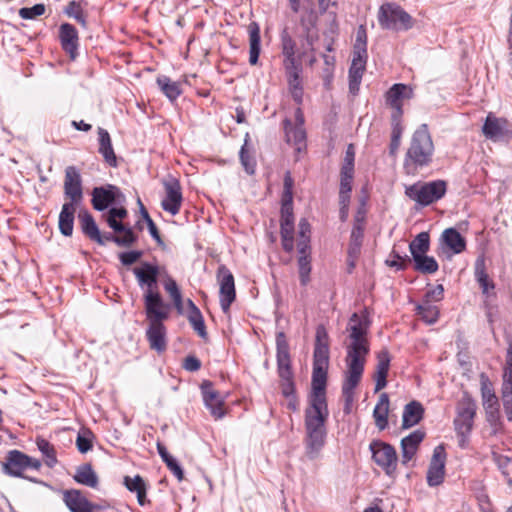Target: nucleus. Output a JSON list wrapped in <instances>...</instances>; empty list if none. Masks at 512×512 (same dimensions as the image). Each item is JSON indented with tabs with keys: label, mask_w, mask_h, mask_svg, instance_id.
Segmentation results:
<instances>
[{
	"label": "nucleus",
	"mask_w": 512,
	"mask_h": 512,
	"mask_svg": "<svg viewBox=\"0 0 512 512\" xmlns=\"http://www.w3.org/2000/svg\"><path fill=\"white\" fill-rule=\"evenodd\" d=\"M481 392L483 398V406L486 409H497L498 399L487 383H482Z\"/></svg>",
	"instance_id": "obj_55"
},
{
	"label": "nucleus",
	"mask_w": 512,
	"mask_h": 512,
	"mask_svg": "<svg viewBox=\"0 0 512 512\" xmlns=\"http://www.w3.org/2000/svg\"><path fill=\"white\" fill-rule=\"evenodd\" d=\"M434 145L428 127L422 124L412 135L407 149L404 168L407 173H415L418 167L429 165L432 161Z\"/></svg>",
	"instance_id": "obj_3"
},
{
	"label": "nucleus",
	"mask_w": 512,
	"mask_h": 512,
	"mask_svg": "<svg viewBox=\"0 0 512 512\" xmlns=\"http://www.w3.org/2000/svg\"><path fill=\"white\" fill-rule=\"evenodd\" d=\"M402 115H391L392 138L401 139L403 128L401 126Z\"/></svg>",
	"instance_id": "obj_61"
},
{
	"label": "nucleus",
	"mask_w": 512,
	"mask_h": 512,
	"mask_svg": "<svg viewBox=\"0 0 512 512\" xmlns=\"http://www.w3.org/2000/svg\"><path fill=\"white\" fill-rule=\"evenodd\" d=\"M382 29L406 31L413 27L414 20L400 5L387 2L380 6L377 14Z\"/></svg>",
	"instance_id": "obj_5"
},
{
	"label": "nucleus",
	"mask_w": 512,
	"mask_h": 512,
	"mask_svg": "<svg viewBox=\"0 0 512 512\" xmlns=\"http://www.w3.org/2000/svg\"><path fill=\"white\" fill-rule=\"evenodd\" d=\"M164 188L165 198L162 200L161 206L163 210L176 215L180 211L183 200L180 183L176 179H171L164 182Z\"/></svg>",
	"instance_id": "obj_16"
},
{
	"label": "nucleus",
	"mask_w": 512,
	"mask_h": 512,
	"mask_svg": "<svg viewBox=\"0 0 512 512\" xmlns=\"http://www.w3.org/2000/svg\"><path fill=\"white\" fill-rule=\"evenodd\" d=\"M246 145H247V142H245V144L241 147L240 161H241L245 171L248 174H253L254 168H255V162L248 154V151L246 150Z\"/></svg>",
	"instance_id": "obj_59"
},
{
	"label": "nucleus",
	"mask_w": 512,
	"mask_h": 512,
	"mask_svg": "<svg viewBox=\"0 0 512 512\" xmlns=\"http://www.w3.org/2000/svg\"><path fill=\"white\" fill-rule=\"evenodd\" d=\"M201 391L205 406L210 410L215 419H220L225 415L224 399L213 387L210 381H204L201 384Z\"/></svg>",
	"instance_id": "obj_17"
},
{
	"label": "nucleus",
	"mask_w": 512,
	"mask_h": 512,
	"mask_svg": "<svg viewBox=\"0 0 512 512\" xmlns=\"http://www.w3.org/2000/svg\"><path fill=\"white\" fill-rule=\"evenodd\" d=\"M99 152L104 157L105 161L112 167L117 166V159L114 153L111 138L109 133L102 128H99Z\"/></svg>",
	"instance_id": "obj_42"
},
{
	"label": "nucleus",
	"mask_w": 512,
	"mask_h": 512,
	"mask_svg": "<svg viewBox=\"0 0 512 512\" xmlns=\"http://www.w3.org/2000/svg\"><path fill=\"white\" fill-rule=\"evenodd\" d=\"M64 194L70 200L68 203L79 204L82 201V180L75 166H68L65 169Z\"/></svg>",
	"instance_id": "obj_15"
},
{
	"label": "nucleus",
	"mask_w": 512,
	"mask_h": 512,
	"mask_svg": "<svg viewBox=\"0 0 512 512\" xmlns=\"http://www.w3.org/2000/svg\"><path fill=\"white\" fill-rule=\"evenodd\" d=\"M64 502L71 512H96L98 507L89 502L78 490L64 492Z\"/></svg>",
	"instance_id": "obj_27"
},
{
	"label": "nucleus",
	"mask_w": 512,
	"mask_h": 512,
	"mask_svg": "<svg viewBox=\"0 0 512 512\" xmlns=\"http://www.w3.org/2000/svg\"><path fill=\"white\" fill-rule=\"evenodd\" d=\"M389 397L387 393L379 396L378 402L373 411L375 424L379 430H384L388 425Z\"/></svg>",
	"instance_id": "obj_40"
},
{
	"label": "nucleus",
	"mask_w": 512,
	"mask_h": 512,
	"mask_svg": "<svg viewBox=\"0 0 512 512\" xmlns=\"http://www.w3.org/2000/svg\"><path fill=\"white\" fill-rule=\"evenodd\" d=\"M429 244L430 238L428 232L419 233L409 245L412 257L415 258V255H425L429 250Z\"/></svg>",
	"instance_id": "obj_48"
},
{
	"label": "nucleus",
	"mask_w": 512,
	"mask_h": 512,
	"mask_svg": "<svg viewBox=\"0 0 512 512\" xmlns=\"http://www.w3.org/2000/svg\"><path fill=\"white\" fill-rule=\"evenodd\" d=\"M412 96L413 90L410 86L394 84L385 94L386 104L393 110L392 115H402L403 100L410 99Z\"/></svg>",
	"instance_id": "obj_18"
},
{
	"label": "nucleus",
	"mask_w": 512,
	"mask_h": 512,
	"mask_svg": "<svg viewBox=\"0 0 512 512\" xmlns=\"http://www.w3.org/2000/svg\"><path fill=\"white\" fill-rule=\"evenodd\" d=\"M424 408L421 403L411 401L404 407L402 416V428L408 429L417 425L423 418Z\"/></svg>",
	"instance_id": "obj_34"
},
{
	"label": "nucleus",
	"mask_w": 512,
	"mask_h": 512,
	"mask_svg": "<svg viewBox=\"0 0 512 512\" xmlns=\"http://www.w3.org/2000/svg\"><path fill=\"white\" fill-rule=\"evenodd\" d=\"M509 126L510 124L505 118H498L489 113L482 127V132L486 138L496 141L512 134Z\"/></svg>",
	"instance_id": "obj_19"
},
{
	"label": "nucleus",
	"mask_w": 512,
	"mask_h": 512,
	"mask_svg": "<svg viewBox=\"0 0 512 512\" xmlns=\"http://www.w3.org/2000/svg\"><path fill=\"white\" fill-rule=\"evenodd\" d=\"M60 39L63 49L74 59L78 46V34L75 27L69 23L62 24L60 26Z\"/></svg>",
	"instance_id": "obj_31"
},
{
	"label": "nucleus",
	"mask_w": 512,
	"mask_h": 512,
	"mask_svg": "<svg viewBox=\"0 0 512 512\" xmlns=\"http://www.w3.org/2000/svg\"><path fill=\"white\" fill-rule=\"evenodd\" d=\"M328 415L327 403L310 402L305 410V448L309 459H316L325 444Z\"/></svg>",
	"instance_id": "obj_2"
},
{
	"label": "nucleus",
	"mask_w": 512,
	"mask_h": 512,
	"mask_svg": "<svg viewBox=\"0 0 512 512\" xmlns=\"http://www.w3.org/2000/svg\"><path fill=\"white\" fill-rule=\"evenodd\" d=\"M65 13L76 19L77 22L81 23L82 25H85V19L82 13V9L79 3L76 1H71L68 3L67 7L65 8Z\"/></svg>",
	"instance_id": "obj_58"
},
{
	"label": "nucleus",
	"mask_w": 512,
	"mask_h": 512,
	"mask_svg": "<svg viewBox=\"0 0 512 512\" xmlns=\"http://www.w3.org/2000/svg\"><path fill=\"white\" fill-rule=\"evenodd\" d=\"M370 451L374 462L381 467L388 476H393L397 469L398 457L394 447L388 443L374 440L370 443Z\"/></svg>",
	"instance_id": "obj_7"
},
{
	"label": "nucleus",
	"mask_w": 512,
	"mask_h": 512,
	"mask_svg": "<svg viewBox=\"0 0 512 512\" xmlns=\"http://www.w3.org/2000/svg\"><path fill=\"white\" fill-rule=\"evenodd\" d=\"M367 61V53L353 52V59L349 69V90L352 94H356L365 71Z\"/></svg>",
	"instance_id": "obj_25"
},
{
	"label": "nucleus",
	"mask_w": 512,
	"mask_h": 512,
	"mask_svg": "<svg viewBox=\"0 0 512 512\" xmlns=\"http://www.w3.org/2000/svg\"><path fill=\"white\" fill-rule=\"evenodd\" d=\"M364 238V228L361 224L354 225L348 247V254L352 257H359L361 253L362 242Z\"/></svg>",
	"instance_id": "obj_44"
},
{
	"label": "nucleus",
	"mask_w": 512,
	"mask_h": 512,
	"mask_svg": "<svg viewBox=\"0 0 512 512\" xmlns=\"http://www.w3.org/2000/svg\"><path fill=\"white\" fill-rule=\"evenodd\" d=\"M283 193L281 198V220L280 231L286 234L294 232V215H293V186L294 180L291 173L287 171L284 175Z\"/></svg>",
	"instance_id": "obj_8"
},
{
	"label": "nucleus",
	"mask_w": 512,
	"mask_h": 512,
	"mask_svg": "<svg viewBox=\"0 0 512 512\" xmlns=\"http://www.w3.org/2000/svg\"><path fill=\"white\" fill-rule=\"evenodd\" d=\"M217 280L220 286V305L224 313H228L235 300V282L231 271L224 265L219 266Z\"/></svg>",
	"instance_id": "obj_12"
},
{
	"label": "nucleus",
	"mask_w": 512,
	"mask_h": 512,
	"mask_svg": "<svg viewBox=\"0 0 512 512\" xmlns=\"http://www.w3.org/2000/svg\"><path fill=\"white\" fill-rule=\"evenodd\" d=\"M329 345L328 335L324 328L319 327L316 331V343L313 354V366L328 367Z\"/></svg>",
	"instance_id": "obj_26"
},
{
	"label": "nucleus",
	"mask_w": 512,
	"mask_h": 512,
	"mask_svg": "<svg viewBox=\"0 0 512 512\" xmlns=\"http://www.w3.org/2000/svg\"><path fill=\"white\" fill-rule=\"evenodd\" d=\"M390 354L388 350L383 349L377 354V365L374 374L375 392H378L387 385V374L390 367Z\"/></svg>",
	"instance_id": "obj_28"
},
{
	"label": "nucleus",
	"mask_w": 512,
	"mask_h": 512,
	"mask_svg": "<svg viewBox=\"0 0 512 512\" xmlns=\"http://www.w3.org/2000/svg\"><path fill=\"white\" fill-rule=\"evenodd\" d=\"M79 221L82 232L92 241L102 243L100 237V230L95 222V219L88 211H81L79 213Z\"/></svg>",
	"instance_id": "obj_38"
},
{
	"label": "nucleus",
	"mask_w": 512,
	"mask_h": 512,
	"mask_svg": "<svg viewBox=\"0 0 512 512\" xmlns=\"http://www.w3.org/2000/svg\"><path fill=\"white\" fill-rule=\"evenodd\" d=\"M126 201L125 195L115 185L95 187L92 190L91 203L95 210L104 211L110 205H121Z\"/></svg>",
	"instance_id": "obj_11"
},
{
	"label": "nucleus",
	"mask_w": 512,
	"mask_h": 512,
	"mask_svg": "<svg viewBox=\"0 0 512 512\" xmlns=\"http://www.w3.org/2000/svg\"><path fill=\"white\" fill-rule=\"evenodd\" d=\"M133 273L140 287H146V291L156 292L159 269L156 265L143 262L140 267H135Z\"/></svg>",
	"instance_id": "obj_20"
},
{
	"label": "nucleus",
	"mask_w": 512,
	"mask_h": 512,
	"mask_svg": "<svg viewBox=\"0 0 512 512\" xmlns=\"http://www.w3.org/2000/svg\"><path fill=\"white\" fill-rule=\"evenodd\" d=\"M286 141L296 146L298 151L306 146V132L304 127L295 126L289 119L283 121Z\"/></svg>",
	"instance_id": "obj_32"
},
{
	"label": "nucleus",
	"mask_w": 512,
	"mask_h": 512,
	"mask_svg": "<svg viewBox=\"0 0 512 512\" xmlns=\"http://www.w3.org/2000/svg\"><path fill=\"white\" fill-rule=\"evenodd\" d=\"M447 184L443 180L415 183L406 187L405 194L421 206H428L440 200L446 193Z\"/></svg>",
	"instance_id": "obj_6"
},
{
	"label": "nucleus",
	"mask_w": 512,
	"mask_h": 512,
	"mask_svg": "<svg viewBox=\"0 0 512 512\" xmlns=\"http://www.w3.org/2000/svg\"><path fill=\"white\" fill-rule=\"evenodd\" d=\"M188 320L192 325L193 329L197 332V334L205 339L207 337L206 327L204 323L203 316L199 309H195L194 311H189Z\"/></svg>",
	"instance_id": "obj_51"
},
{
	"label": "nucleus",
	"mask_w": 512,
	"mask_h": 512,
	"mask_svg": "<svg viewBox=\"0 0 512 512\" xmlns=\"http://www.w3.org/2000/svg\"><path fill=\"white\" fill-rule=\"evenodd\" d=\"M146 335L151 349L157 352H163L166 349V328L162 322L150 323Z\"/></svg>",
	"instance_id": "obj_30"
},
{
	"label": "nucleus",
	"mask_w": 512,
	"mask_h": 512,
	"mask_svg": "<svg viewBox=\"0 0 512 512\" xmlns=\"http://www.w3.org/2000/svg\"><path fill=\"white\" fill-rule=\"evenodd\" d=\"M317 15L314 10L306 11L300 19V26L302 28L301 37L305 39L307 47L313 51L314 43L318 40L319 35L316 29Z\"/></svg>",
	"instance_id": "obj_24"
},
{
	"label": "nucleus",
	"mask_w": 512,
	"mask_h": 512,
	"mask_svg": "<svg viewBox=\"0 0 512 512\" xmlns=\"http://www.w3.org/2000/svg\"><path fill=\"white\" fill-rule=\"evenodd\" d=\"M415 262V270L424 274H433L438 270L437 261L430 256L415 255L413 258Z\"/></svg>",
	"instance_id": "obj_47"
},
{
	"label": "nucleus",
	"mask_w": 512,
	"mask_h": 512,
	"mask_svg": "<svg viewBox=\"0 0 512 512\" xmlns=\"http://www.w3.org/2000/svg\"><path fill=\"white\" fill-rule=\"evenodd\" d=\"M183 367L187 370V371H191V372H194V371H197L200 369L201 367V362L198 358H196L195 356H187L185 359H184V364H183Z\"/></svg>",
	"instance_id": "obj_64"
},
{
	"label": "nucleus",
	"mask_w": 512,
	"mask_h": 512,
	"mask_svg": "<svg viewBox=\"0 0 512 512\" xmlns=\"http://www.w3.org/2000/svg\"><path fill=\"white\" fill-rule=\"evenodd\" d=\"M276 346L278 374L281 379V392L283 396L289 398L291 396H295V385L293 381V373L291 370L289 345L283 332H279L277 334Z\"/></svg>",
	"instance_id": "obj_4"
},
{
	"label": "nucleus",
	"mask_w": 512,
	"mask_h": 512,
	"mask_svg": "<svg viewBox=\"0 0 512 512\" xmlns=\"http://www.w3.org/2000/svg\"><path fill=\"white\" fill-rule=\"evenodd\" d=\"M123 484L130 492H135L137 494V501L141 506L145 505L147 486L140 475H136L134 477L125 476Z\"/></svg>",
	"instance_id": "obj_41"
},
{
	"label": "nucleus",
	"mask_w": 512,
	"mask_h": 512,
	"mask_svg": "<svg viewBox=\"0 0 512 512\" xmlns=\"http://www.w3.org/2000/svg\"><path fill=\"white\" fill-rule=\"evenodd\" d=\"M78 204L64 203L59 215V229L64 236H71L73 233L74 215Z\"/></svg>",
	"instance_id": "obj_36"
},
{
	"label": "nucleus",
	"mask_w": 512,
	"mask_h": 512,
	"mask_svg": "<svg viewBox=\"0 0 512 512\" xmlns=\"http://www.w3.org/2000/svg\"><path fill=\"white\" fill-rule=\"evenodd\" d=\"M281 46H282V54L284 56V60H283L284 67H288V66L293 67L296 65H301V58L305 55L307 50H310L307 47L306 42L303 43L302 44L303 51L297 57L296 51H295V46H296L295 41L288 34V32L286 30H284L281 34Z\"/></svg>",
	"instance_id": "obj_21"
},
{
	"label": "nucleus",
	"mask_w": 512,
	"mask_h": 512,
	"mask_svg": "<svg viewBox=\"0 0 512 512\" xmlns=\"http://www.w3.org/2000/svg\"><path fill=\"white\" fill-rule=\"evenodd\" d=\"M369 319L365 314L353 313L349 318L346 331L348 333L346 344L345 379L342 384V395L345 399L346 409L354 399V389L361 381L362 374L370 351L368 340Z\"/></svg>",
	"instance_id": "obj_1"
},
{
	"label": "nucleus",
	"mask_w": 512,
	"mask_h": 512,
	"mask_svg": "<svg viewBox=\"0 0 512 512\" xmlns=\"http://www.w3.org/2000/svg\"><path fill=\"white\" fill-rule=\"evenodd\" d=\"M248 33H249V63L251 65H256L258 63V58L260 55V27L258 23L251 22L248 25Z\"/></svg>",
	"instance_id": "obj_37"
},
{
	"label": "nucleus",
	"mask_w": 512,
	"mask_h": 512,
	"mask_svg": "<svg viewBox=\"0 0 512 512\" xmlns=\"http://www.w3.org/2000/svg\"><path fill=\"white\" fill-rule=\"evenodd\" d=\"M353 52L362 53V55L367 53V34L363 25L357 31Z\"/></svg>",
	"instance_id": "obj_57"
},
{
	"label": "nucleus",
	"mask_w": 512,
	"mask_h": 512,
	"mask_svg": "<svg viewBox=\"0 0 512 512\" xmlns=\"http://www.w3.org/2000/svg\"><path fill=\"white\" fill-rule=\"evenodd\" d=\"M93 434L89 430L80 432L76 439V446L80 453H87L92 449Z\"/></svg>",
	"instance_id": "obj_54"
},
{
	"label": "nucleus",
	"mask_w": 512,
	"mask_h": 512,
	"mask_svg": "<svg viewBox=\"0 0 512 512\" xmlns=\"http://www.w3.org/2000/svg\"><path fill=\"white\" fill-rule=\"evenodd\" d=\"M475 414L476 403L465 393L458 403L457 417L454 420L455 430L462 438L471 432Z\"/></svg>",
	"instance_id": "obj_9"
},
{
	"label": "nucleus",
	"mask_w": 512,
	"mask_h": 512,
	"mask_svg": "<svg viewBox=\"0 0 512 512\" xmlns=\"http://www.w3.org/2000/svg\"><path fill=\"white\" fill-rule=\"evenodd\" d=\"M424 438L425 432L418 429L401 440V462L403 465H407L414 458Z\"/></svg>",
	"instance_id": "obj_23"
},
{
	"label": "nucleus",
	"mask_w": 512,
	"mask_h": 512,
	"mask_svg": "<svg viewBox=\"0 0 512 512\" xmlns=\"http://www.w3.org/2000/svg\"><path fill=\"white\" fill-rule=\"evenodd\" d=\"M475 276L480 284V287L482 288L483 293H486L488 291V288H493L494 285L490 284L489 282V276L486 273L485 270V262L483 259H478L475 264Z\"/></svg>",
	"instance_id": "obj_52"
},
{
	"label": "nucleus",
	"mask_w": 512,
	"mask_h": 512,
	"mask_svg": "<svg viewBox=\"0 0 512 512\" xmlns=\"http://www.w3.org/2000/svg\"><path fill=\"white\" fill-rule=\"evenodd\" d=\"M36 444L41 453L46 457L45 463L49 467H54L57 463L56 451L52 444L44 438H37Z\"/></svg>",
	"instance_id": "obj_50"
},
{
	"label": "nucleus",
	"mask_w": 512,
	"mask_h": 512,
	"mask_svg": "<svg viewBox=\"0 0 512 512\" xmlns=\"http://www.w3.org/2000/svg\"><path fill=\"white\" fill-rule=\"evenodd\" d=\"M102 243L99 245H105L107 242H113L120 247H131L137 240L136 234L133 230L122 231L121 234L117 233H104L100 232Z\"/></svg>",
	"instance_id": "obj_39"
},
{
	"label": "nucleus",
	"mask_w": 512,
	"mask_h": 512,
	"mask_svg": "<svg viewBox=\"0 0 512 512\" xmlns=\"http://www.w3.org/2000/svg\"><path fill=\"white\" fill-rule=\"evenodd\" d=\"M441 241L454 254H459L466 249L465 238L455 228L445 229L441 235Z\"/></svg>",
	"instance_id": "obj_35"
},
{
	"label": "nucleus",
	"mask_w": 512,
	"mask_h": 512,
	"mask_svg": "<svg viewBox=\"0 0 512 512\" xmlns=\"http://www.w3.org/2000/svg\"><path fill=\"white\" fill-rule=\"evenodd\" d=\"M74 480L91 488H95L98 485V477L90 464L79 466L74 475Z\"/></svg>",
	"instance_id": "obj_43"
},
{
	"label": "nucleus",
	"mask_w": 512,
	"mask_h": 512,
	"mask_svg": "<svg viewBox=\"0 0 512 512\" xmlns=\"http://www.w3.org/2000/svg\"><path fill=\"white\" fill-rule=\"evenodd\" d=\"M446 452L443 445H438L433 450L427 471V483L429 486H438L443 482L445 475Z\"/></svg>",
	"instance_id": "obj_14"
},
{
	"label": "nucleus",
	"mask_w": 512,
	"mask_h": 512,
	"mask_svg": "<svg viewBox=\"0 0 512 512\" xmlns=\"http://www.w3.org/2000/svg\"><path fill=\"white\" fill-rule=\"evenodd\" d=\"M417 314L426 324H434L439 317V309L437 306L432 305L428 300H423L417 306Z\"/></svg>",
	"instance_id": "obj_46"
},
{
	"label": "nucleus",
	"mask_w": 512,
	"mask_h": 512,
	"mask_svg": "<svg viewBox=\"0 0 512 512\" xmlns=\"http://www.w3.org/2000/svg\"><path fill=\"white\" fill-rule=\"evenodd\" d=\"M282 247L286 252H291L294 248V232H289L288 234L285 231H280Z\"/></svg>",
	"instance_id": "obj_63"
},
{
	"label": "nucleus",
	"mask_w": 512,
	"mask_h": 512,
	"mask_svg": "<svg viewBox=\"0 0 512 512\" xmlns=\"http://www.w3.org/2000/svg\"><path fill=\"white\" fill-rule=\"evenodd\" d=\"M142 255V251L134 250L120 253L119 258L123 265L129 266L138 261Z\"/></svg>",
	"instance_id": "obj_60"
},
{
	"label": "nucleus",
	"mask_w": 512,
	"mask_h": 512,
	"mask_svg": "<svg viewBox=\"0 0 512 512\" xmlns=\"http://www.w3.org/2000/svg\"><path fill=\"white\" fill-rule=\"evenodd\" d=\"M144 304L146 316L150 323L162 322L168 318L169 306L163 302L159 292L146 291Z\"/></svg>",
	"instance_id": "obj_13"
},
{
	"label": "nucleus",
	"mask_w": 512,
	"mask_h": 512,
	"mask_svg": "<svg viewBox=\"0 0 512 512\" xmlns=\"http://www.w3.org/2000/svg\"><path fill=\"white\" fill-rule=\"evenodd\" d=\"M309 255L299 256L298 258V271L300 283L306 286L310 281L311 263Z\"/></svg>",
	"instance_id": "obj_53"
},
{
	"label": "nucleus",
	"mask_w": 512,
	"mask_h": 512,
	"mask_svg": "<svg viewBox=\"0 0 512 512\" xmlns=\"http://www.w3.org/2000/svg\"><path fill=\"white\" fill-rule=\"evenodd\" d=\"M328 367L313 366L312 394L310 402L327 403L326 382Z\"/></svg>",
	"instance_id": "obj_22"
},
{
	"label": "nucleus",
	"mask_w": 512,
	"mask_h": 512,
	"mask_svg": "<svg viewBox=\"0 0 512 512\" xmlns=\"http://www.w3.org/2000/svg\"><path fill=\"white\" fill-rule=\"evenodd\" d=\"M164 288L166 292L170 295L171 299L173 300L177 312L179 314H183V300L177 283L173 279H168L164 284Z\"/></svg>",
	"instance_id": "obj_49"
},
{
	"label": "nucleus",
	"mask_w": 512,
	"mask_h": 512,
	"mask_svg": "<svg viewBox=\"0 0 512 512\" xmlns=\"http://www.w3.org/2000/svg\"><path fill=\"white\" fill-rule=\"evenodd\" d=\"M157 84L161 91L171 101L175 100L181 94L180 84L176 81H172L167 76L158 77Z\"/></svg>",
	"instance_id": "obj_45"
},
{
	"label": "nucleus",
	"mask_w": 512,
	"mask_h": 512,
	"mask_svg": "<svg viewBox=\"0 0 512 512\" xmlns=\"http://www.w3.org/2000/svg\"><path fill=\"white\" fill-rule=\"evenodd\" d=\"M46 7L44 4H36L33 7H23L19 10V16L22 19L31 20L45 13Z\"/></svg>",
	"instance_id": "obj_56"
},
{
	"label": "nucleus",
	"mask_w": 512,
	"mask_h": 512,
	"mask_svg": "<svg viewBox=\"0 0 512 512\" xmlns=\"http://www.w3.org/2000/svg\"><path fill=\"white\" fill-rule=\"evenodd\" d=\"M41 462L38 459L32 458L19 450H11L8 452L6 461L3 463L4 473L13 477H23V472L32 468L39 470Z\"/></svg>",
	"instance_id": "obj_10"
},
{
	"label": "nucleus",
	"mask_w": 512,
	"mask_h": 512,
	"mask_svg": "<svg viewBox=\"0 0 512 512\" xmlns=\"http://www.w3.org/2000/svg\"><path fill=\"white\" fill-rule=\"evenodd\" d=\"M128 215V211L125 207H112L109 211L103 215L108 226L117 234H121L122 231L132 230V228L124 225L122 220Z\"/></svg>",
	"instance_id": "obj_33"
},
{
	"label": "nucleus",
	"mask_w": 512,
	"mask_h": 512,
	"mask_svg": "<svg viewBox=\"0 0 512 512\" xmlns=\"http://www.w3.org/2000/svg\"><path fill=\"white\" fill-rule=\"evenodd\" d=\"M502 393H512V369L504 368Z\"/></svg>",
	"instance_id": "obj_62"
},
{
	"label": "nucleus",
	"mask_w": 512,
	"mask_h": 512,
	"mask_svg": "<svg viewBox=\"0 0 512 512\" xmlns=\"http://www.w3.org/2000/svg\"><path fill=\"white\" fill-rule=\"evenodd\" d=\"M287 76L289 91L295 102L300 104L303 98V87L301 84L300 73L302 65L284 67Z\"/></svg>",
	"instance_id": "obj_29"
}]
</instances>
